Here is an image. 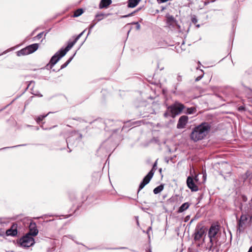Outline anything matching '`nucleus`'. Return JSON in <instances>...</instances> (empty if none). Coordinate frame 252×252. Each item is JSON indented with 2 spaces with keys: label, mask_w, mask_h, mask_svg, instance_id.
<instances>
[{
  "label": "nucleus",
  "mask_w": 252,
  "mask_h": 252,
  "mask_svg": "<svg viewBox=\"0 0 252 252\" xmlns=\"http://www.w3.org/2000/svg\"><path fill=\"white\" fill-rule=\"evenodd\" d=\"M249 216L246 214H243L241 216L238 220V230L239 232H243L246 227L248 222Z\"/></svg>",
  "instance_id": "nucleus-8"
},
{
  "label": "nucleus",
  "mask_w": 252,
  "mask_h": 252,
  "mask_svg": "<svg viewBox=\"0 0 252 252\" xmlns=\"http://www.w3.org/2000/svg\"><path fill=\"white\" fill-rule=\"evenodd\" d=\"M189 206H190V203H189V202H185V203H183L179 207V208L178 210V213H180L183 212L184 211L187 210L189 208Z\"/></svg>",
  "instance_id": "nucleus-16"
},
{
  "label": "nucleus",
  "mask_w": 252,
  "mask_h": 252,
  "mask_svg": "<svg viewBox=\"0 0 252 252\" xmlns=\"http://www.w3.org/2000/svg\"><path fill=\"white\" fill-rule=\"evenodd\" d=\"M38 48V44L37 43H34L29 46H27L26 48L21 49L17 52V55L20 56L22 55H26L34 52L37 50Z\"/></svg>",
  "instance_id": "nucleus-5"
},
{
  "label": "nucleus",
  "mask_w": 252,
  "mask_h": 252,
  "mask_svg": "<svg viewBox=\"0 0 252 252\" xmlns=\"http://www.w3.org/2000/svg\"><path fill=\"white\" fill-rule=\"evenodd\" d=\"M38 230L37 229L36 223L31 222L29 225V232L27 234L32 236H35L37 235Z\"/></svg>",
  "instance_id": "nucleus-12"
},
{
  "label": "nucleus",
  "mask_w": 252,
  "mask_h": 252,
  "mask_svg": "<svg viewBox=\"0 0 252 252\" xmlns=\"http://www.w3.org/2000/svg\"><path fill=\"white\" fill-rule=\"evenodd\" d=\"M161 171H162V169H161V168H159V172L160 173H161Z\"/></svg>",
  "instance_id": "nucleus-43"
},
{
  "label": "nucleus",
  "mask_w": 252,
  "mask_h": 252,
  "mask_svg": "<svg viewBox=\"0 0 252 252\" xmlns=\"http://www.w3.org/2000/svg\"><path fill=\"white\" fill-rule=\"evenodd\" d=\"M164 116L165 118H167L169 116L171 117V113L169 111L167 110L164 113Z\"/></svg>",
  "instance_id": "nucleus-29"
},
{
  "label": "nucleus",
  "mask_w": 252,
  "mask_h": 252,
  "mask_svg": "<svg viewBox=\"0 0 252 252\" xmlns=\"http://www.w3.org/2000/svg\"><path fill=\"white\" fill-rule=\"evenodd\" d=\"M85 31L80 33L72 41H69L67 46L64 48L61 49L58 51L51 59L50 61V68H52L54 65L63 56L65 55L66 53L69 51L73 45L76 43L77 40L83 34Z\"/></svg>",
  "instance_id": "nucleus-3"
},
{
  "label": "nucleus",
  "mask_w": 252,
  "mask_h": 252,
  "mask_svg": "<svg viewBox=\"0 0 252 252\" xmlns=\"http://www.w3.org/2000/svg\"><path fill=\"white\" fill-rule=\"evenodd\" d=\"M188 117L185 115L180 117L178 122L177 127L178 128H184L188 122Z\"/></svg>",
  "instance_id": "nucleus-11"
},
{
  "label": "nucleus",
  "mask_w": 252,
  "mask_h": 252,
  "mask_svg": "<svg viewBox=\"0 0 252 252\" xmlns=\"http://www.w3.org/2000/svg\"><path fill=\"white\" fill-rule=\"evenodd\" d=\"M187 184L188 188L192 191H196L198 190V187L195 185L193 179L191 176H189L187 179Z\"/></svg>",
  "instance_id": "nucleus-10"
},
{
  "label": "nucleus",
  "mask_w": 252,
  "mask_h": 252,
  "mask_svg": "<svg viewBox=\"0 0 252 252\" xmlns=\"http://www.w3.org/2000/svg\"><path fill=\"white\" fill-rule=\"evenodd\" d=\"M153 176V175L152 173H148V174L143 178L142 181L139 185L138 193L150 182Z\"/></svg>",
  "instance_id": "nucleus-9"
},
{
  "label": "nucleus",
  "mask_w": 252,
  "mask_h": 252,
  "mask_svg": "<svg viewBox=\"0 0 252 252\" xmlns=\"http://www.w3.org/2000/svg\"><path fill=\"white\" fill-rule=\"evenodd\" d=\"M132 24H134L136 25V30H139L140 29V25L138 22H133L131 23Z\"/></svg>",
  "instance_id": "nucleus-28"
},
{
  "label": "nucleus",
  "mask_w": 252,
  "mask_h": 252,
  "mask_svg": "<svg viewBox=\"0 0 252 252\" xmlns=\"http://www.w3.org/2000/svg\"><path fill=\"white\" fill-rule=\"evenodd\" d=\"M84 12V10L82 8H79L75 11H74L73 13L74 17H77L80 16Z\"/></svg>",
  "instance_id": "nucleus-19"
},
{
  "label": "nucleus",
  "mask_w": 252,
  "mask_h": 252,
  "mask_svg": "<svg viewBox=\"0 0 252 252\" xmlns=\"http://www.w3.org/2000/svg\"><path fill=\"white\" fill-rule=\"evenodd\" d=\"M15 147V146H14V147H6V148H1V149H0V150H2V149H6V148H13V147Z\"/></svg>",
  "instance_id": "nucleus-39"
},
{
  "label": "nucleus",
  "mask_w": 252,
  "mask_h": 252,
  "mask_svg": "<svg viewBox=\"0 0 252 252\" xmlns=\"http://www.w3.org/2000/svg\"><path fill=\"white\" fill-rule=\"evenodd\" d=\"M32 237L33 236L28 234H26L25 236H23L19 240L21 246L23 247L27 248L32 246L35 243L34 239Z\"/></svg>",
  "instance_id": "nucleus-6"
},
{
  "label": "nucleus",
  "mask_w": 252,
  "mask_h": 252,
  "mask_svg": "<svg viewBox=\"0 0 252 252\" xmlns=\"http://www.w3.org/2000/svg\"><path fill=\"white\" fill-rule=\"evenodd\" d=\"M203 74H202L199 76H198L197 77H196V78L195 79V81H199L201 79V78L203 77Z\"/></svg>",
  "instance_id": "nucleus-32"
},
{
  "label": "nucleus",
  "mask_w": 252,
  "mask_h": 252,
  "mask_svg": "<svg viewBox=\"0 0 252 252\" xmlns=\"http://www.w3.org/2000/svg\"><path fill=\"white\" fill-rule=\"evenodd\" d=\"M0 223H1V221H0Z\"/></svg>",
  "instance_id": "nucleus-47"
},
{
  "label": "nucleus",
  "mask_w": 252,
  "mask_h": 252,
  "mask_svg": "<svg viewBox=\"0 0 252 252\" xmlns=\"http://www.w3.org/2000/svg\"><path fill=\"white\" fill-rule=\"evenodd\" d=\"M177 81L180 83L182 81V76L178 74L177 77Z\"/></svg>",
  "instance_id": "nucleus-31"
},
{
  "label": "nucleus",
  "mask_w": 252,
  "mask_h": 252,
  "mask_svg": "<svg viewBox=\"0 0 252 252\" xmlns=\"http://www.w3.org/2000/svg\"><path fill=\"white\" fill-rule=\"evenodd\" d=\"M104 16H106V15H104V14H97L95 15V19H97V20L99 21L103 19Z\"/></svg>",
  "instance_id": "nucleus-24"
},
{
  "label": "nucleus",
  "mask_w": 252,
  "mask_h": 252,
  "mask_svg": "<svg viewBox=\"0 0 252 252\" xmlns=\"http://www.w3.org/2000/svg\"><path fill=\"white\" fill-rule=\"evenodd\" d=\"M17 225L16 224H13L10 228L7 229L5 232L6 236H16L17 234Z\"/></svg>",
  "instance_id": "nucleus-13"
},
{
  "label": "nucleus",
  "mask_w": 252,
  "mask_h": 252,
  "mask_svg": "<svg viewBox=\"0 0 252 252\" xmlns=\"http://www.w3.org/2000/svg\"><path fill=\"white\" fill-rule=\"evenodd\" d=\"M184 105L182 103H176L174 105L169 106L167 110L170 111L171 117L174 118L176 115L179 114L184 109Z\"/></svg>",
  "instance_id": "nucleus-4"
},
{
  "label": "nucleus",
  "mask_w": 252,
  "mask_h": 252,
  "mask_svg": "<svg viewBox=\"0 0 252 252\" xmlns=\"http://www.w3.org/2000/svg\"><path fill=\"white\" fill-rule=\"evenodd\" d=\"M177 88H178V84H177L176 85H175L174 86V89H175V90H176L177 89Z\"/></svg>",
  "instance_id": "nucleus-38"
},
{
  "label": "nucleus",
  "mask_w": 252,
  "mask_h": 252,
  "mask_svg": "<svg viewBox=\"0 0 252 252\" xmlns=\"http://www.w3.org/2000/svg\"><path fill=\"white\" fill-rule=\"evenodd\" d=\"M93 26H91V27H90V30H89V32H88V34L90 33V31L91 29H93Z\"/></svg>",
  "instance_id": "nucleus-40"
},
{
  "label": "nucleus",
  "mask_w": 252,
  "mask_h": 252,
  "mask_svg": "<svg viewBox=\"0 0 252 252\" xmlns=\"http://www.w3.org/2000/svg\"><path fill=\"white\" fill-rule=\"evenodd\" d=\"M211 129V125L207 122H204L195 126L190 134V138L194 142L204 139L208 134Z\"/></svg>",
  "instance_id": "nucleus-2"
},
{
  "label": "nucleus",
  "mask_w": 252,
  "mask_h": 252,
  "mask_svg": "<svg viewBox=\"0 0 252 252\" xmlns=\"http://www.w3.org/2000/svg\"><path fill=\"white\" fill-rule=\"evenodd\" d=\"M200 244H198V245H197V246H198V247H200Z\"/></svg>",
  "instance_id": "nucleus-46"
},
{
  "label": "nucleus",
  "mask_w": 252,
  "mask_h": 252,
  "mask_svg": "<svg viewBox=\"0 0 252 252\" xmlns=\"http://www.w3.org/2000/svg\"><path fill=\"white\" fill-rule=\"evenodd\" d=\"M70 141V139H66V143L67 144V147H68V148L70 149V148L69 147V145L68 144V142Z\"/></svg>",
  "instance_id": "nucleus-35"
},
{
  "label": "nucleus",
  "mask_w": 252,
  "mask_h": 252,
  "mask_svg": "<svg viewBox=\"0 0 252 252\" xmlns=\"http://www.w3.org/2000/svg\"><path fill=\"white\" fill-rule=\"evenodd\" d=\"M163 185H160L159 186H158L157 187L154 189L153 192L155 194H157L160 192L163 189Z\"/></svg>",
  "instance_id": "nucleus-18"
},
{
  "label": "nucleus",
  "mask_w": 252,
  "mask_h": 252,
  "mask_svg": "<svg viewBox=\"0 0 252 252\" xmlns=\"http://www.w3.org/2000/svg\"><path fill=\"white\" fill-rule=\"evenodd\" d=\"M4 235V232H2V233H0V236H3Z\"/></svg>",
  "instance_id": "nucleus-41"
},
{
  "label": "nucleus",
  "mask_w": 252,
  "mask_h": 252,
  "mask_svg": "<svg viewBox=\"0 0 252 252\" xmlns=\"http://www.w3.org/2000/svg\"><path fill=\"white\" fill-rule=\"evenodd\" d=\"M197 19L196 18V16L195 15H193L191 17V22L194 24H196L197 23Z\"/></svg>",
  "instance_id": "nucleus-25"
},
{
  "label": "nucleus",
  "mask_w": 252,
  "mask_h": 252,
  "mask_svg": "<svg viewBox=\"0 0 252 252\" xmlns=\"http://www.w3.org/2000/svg\"><path fill=\"white\" fill-rule=\"evenodd\" d=\"M132 13H131V14H128V15H126V16H124V17H129V16H131V15H132Z\"/></svg>",
  "instance_id": "nucleus-37"
},
{
  "label": "nucleus",
  "mask_w": 252,
  "mask_h": 252,
  "mask_svg": "<svg viewBox=\"0 0 252 252\" xmlns=\"http://www.w3.org/2000/svg\"><path fill=\"white\" fill-rule=\"evenodd\" d=\"M137 222V225H139V221H138V220H137V222Z\"/></svg>",
  "instance_id": "nucleus-42"
},
{
  "label": "nucleus",
  "mask_w": 252,
  "mask_h": 252,
  "mask_svg": "<svg viewBox=\"0 0 252 252\" xmlns=\"http://www.w3.org/2000/svg\"><path fill=\"white\" fill-rule=\"evenodd\" d=\"M43 34H44V32H41L38 33L36 36H35L34 37V39L35 38H37L38 39H40L42 37Z\"/></svg>",
  "instance_id": "nucleus-26"
},
{
  "label": "nucleus",
  "mask_w": 252,
  "mask_h": 252,
  "mask_svg": "<svg viewBox=\"0 0 252 252\" xmlns=\"http://www.w3.org/2000/svg\"><path fill=\"white\" fill-rule=\"evenodd\" d=\"M203 236H205V228L200 224H197L194 233V240L195 241H199Z\"/></svg>",
  "instance_id": "nucleus-7"
},
{
  "label": "nucleus",
  "mask_w": 252,
  "mask_h": 252,
  "mask_svg": "<svg viewBox=\"0 0 252 252\" xmlns=\"http://www.w3.org/2000/svg\"><path fill=\"white\" fill-rule=\"evenodd\" d=\"M106 124L101 119H95V126H98L99 128H105Z\"/></svg>",
  "instance_id": "nucleus-15"
},
{
  "label": "nucleus",
  "mask_w": 252,
  "mask_h": 252,
  "mask_svg": "<svg viewBox=\"0 0 252 252\" xmlns=\"http://www.w3.org/2000/svg\"><path fill=\"white\" fill-rule=\"evenodd\" d=\"M242 197V199H243V201H244V202L247 201V197L246 196L243 195Z\"/></svg>",
  "instance_id": "nucleus-33"
},
{
  "label": "nucleus",
  "mask_w": 252,
  "mask_h": 252,
  "mask_svg": "<svg viewBox=\"0 0 252 252\" xmlns=\"http://www.w3.org/2000/svg\"><path fill=\"white\" fill-rule=\"evenodd\" d=\"M51 112H49L47 114L45 115H40L38 116L36 119V121L37 123H40L41 121L43 120V119L45 118L49 113Z\"/></svg>",
  "instance_id": "nucleus-23"
},
{
  "label": "nucleus",
  "mask_w": 252,
  "mask_h": 252,
  "mask_svg": "<svg viewBox=\"0 0 252 252\" xmlns=\"http://www.w3.org/2000/svg\"><path fill=\"white\" fill-rule=\"evenodd\" d=\"M220 234V226L212 224L208 230V235L209 241L206 243L204 238L203 239V242L204 243V249L208 252H219L222 244V242L219 241Z\"/></svg>",
  "instance_id": "nucleus-1"
},
{
  "label": "nucleus",
  "mask_w": 252,
  "mask_h": 252,
  "mask_svg": "<svg viewBox=\"0 0 252 252\" xmlns=\"http://www.w3.org/2000/svg\"><path fill=\"white\" fill-rule=\"evenodd\" d=\"M215 0H204V1H203V2L204 3V4L205 5H206L208 4H209L210 2H213L215 1Z\"/></svg>",
  "instance_id": "nucleus-27"
},
{
  "label": "nucleus",
  "mask_w": 252,
  "mask_h": 252,
  "mask_svg": "<svg viewBox=\"0 0 252 252\" xmlns=\"http://www.w3.org/2000/svg\"><path fill=\"white\" fill-rule=\"evenodd\" d=\"M196 111V109L194 107H191L187 108L186 113L188 114H194Z\"/></svg>",
  "instance_id": "nucleus-21"
},
{
  "label": "nucleus",
  "mask_w": 252,
  "mask_h": 252,
  "mask_svg": "<svg viewBox=\"0 0 252 252\" xmlns=\"http://www.w3.org/2000/svg\"><path fill=\"white\" fill-rule=\"evenodd\" d=\"M152 230V227H151V226L149 227H148V229H147V230L146 233H147V234H149V231H150V230Z\"/></svg>",
  "instance_id": "nucleus-34"
},
{
  "label": "nucleus",
  "mask_w": 252,
  "mask_h": 252,
  "mask_svg": "<svg viewBox=\"0 0 252 252\" xmlns=\"http://www.w3.org/2000/svg\"><path fill=\"white\" fill-rule=\"evenodd\" d=\"M168 22H173L174 21V18L173 16H169L167 17Z\"/></svg>",
  "instance_id": "nucleus-30"
},
{
  "label": "nucleus",
  "mask_w": 252,
  "mask_h": 252,
  "mask_svg": "<svg viewBox=\"0 0 252 252\" xmlns=\"http://www.w3.org/2000/svg\"><path fill=\"white\" fill-rule=\"evenodd\" d=\"M248 252H252V246L250 247V248Z\"/></svg>",
  "instance_id": "nucleus-36"
},
{
  "label": "nucleus",
  "mask_w": 252,
  "mask_h": 252,
  "mask_svg": "<svg viewBox=\"0 0 252 252\" xmlns=\"http://www.w3.org/2000/svg\"><path fill=\"white\" fill-rule=\"evenodd\" d=\"M196 27H198V28H199V27H200V25H196Z\"/></svg>",
  "instance_id": "nucleus-44"
},
{
  "label": "nucleus",
  "mask_w": 252,
  "mask_h": 252,
  "mask_svg": "<svg viewBox=\"0 0 252 252\" xmlns=\"http://www.w3.org/2000/svg\"><path fill=\"white\" fill-rule=\"evenodd\" d=\"M111 3V0H101L99 4V8H107Z\"/></svg>",
  "instance_id": "nucleus-14"
},
{
  "label": "nucleus",
  "mask_w": 252,
  "mask_h": 252,
  "mask_svg": "<svg viewBox=\"0 0 252 252\" xmlns=\"http://www.w3.org/2000/svg\"><path fill=\"white\" fill-rule=\"evenodd\" d=\"M75 53L74 54V55L73 56H72L71 57H70L68 60L65 63H64L61 66V69H63L65 67H66L67 65L70 63V62L72 61V60L73 59L74 56H75Z\"/></svg>",
  "instance_id": "nucleus-20"
},
{
  "label": "nucleus",
  "mask_w": 252,
  "mask_h": 252,
  "mask_svg": "<svg viewBox=\"0 0 252 252\" xmlns=\"http://www.w3.org/2000/svg\"><path fill=\"white\" fill-rule=\"evenodd\" d=\"M140 0H128L127 6L128 7H135L139 2Z\"/></svg>",
  "instance_id": "nucleus-17"
},
{
  "label": "nucleus",
  "mask_w": 252,
  "mask_h": 252,
  "mask_svg": "<svg viewBox=\"0 0 252 252\" xmlns=\"http://www.w3.org/2000/svg\"><path fill=\"white\" fill-rule=\"evenodd\" d=\"M148 252H152L151 250H149Z\"/></svg>",
  "instance_id": "nucleus-45"
},
{
  "label": "nucleus",
  "mask_w": 252,
  "mask_h": 252,
  "mask_svg": "<svg viewBox=\"0 0 252 252\" xmlns=\"http://www.w3.org/2000/svg\"><path fill=\"white\" fill-rule=\"evenodd\" d=\"M157 161H158V159H157L156 161L155 162V163H154V164L153 165V167H152V169L149 172V173H152L153 175H154L156 170L157 169Z\"/></svg>",
  "instance_id": "nucleus-22"
}]
</instances>
